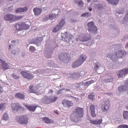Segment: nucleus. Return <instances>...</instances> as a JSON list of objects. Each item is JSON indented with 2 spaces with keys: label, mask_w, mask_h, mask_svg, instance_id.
Returning <instances> with one entry per match:
<instances>
[{
  "label": "nucleus",
  "mask_w": 128,
  "mask_h": 128,
  "mask_svg": "<svg viewBox=\"0 0 128 128\" xmlns=\"http://www.w3.org/2000/svg\"><path fill=\"white\" fill-rule=\"evenodd\" d=\"M84 110L82 108L76 107L70 116L71 120L75 122L76 120L83 117Z\"/></svg>",
  "instance_id": "f257e3e1"
},
{
  "label": "nucleus",
  "mask_w": 128,
  "mask_h": 128,
  "mask_svg": "<svg viewBox=\"0 0 128 128\" xmlns=\"http://www.w3.org/2000/svg\"><path fill=\"white\" fill-rule=\"evenodd\" d=\"M16 119L17 122L21 124H26L28 118L27 115H24L17 116Z\"/></svg>",
  "instance_id": "f03ea898"
},
{
  "label": "nucleus",
  "mask_w": 128,
  "mask_h": 128,
  "mask_svg": "<svg viewBox=\"0 0 128 128\" xmlns=\"http://www.w3.org/2000/svg\"><path fill=\"white\" fill-rule=\"evenodd\" d=\"M20 73L24 78L28 80H32L34 77L33 74L29 71H22Z\"/></svg>",
  "instance_id": "7ed1b4c3"
},
{
  "label": "nucleus",
  "mask_w": 128,
  "mask_h": 128,
  "mask_svg": "<svg viewBox=\"0 0 128 128\" xmlns=\"http://www.w3.org/2000/svg\"><path fill=\"white\" fill-rule=\"evenodd\" d=\"M68 55V54L66 53H61L59 54L58 58L62 62H68L69 60V58Z\"/></svg>",
  "instance_id": "20e7f679"
},
{
  "label": "nucleus",
  "mask_w": 128,
  "mask_h": 128,
  "mask_svg": "<svg viewBox=\"0 0 128 128\" xmlns=\"http://www.w3.org/2000/svg\"><path fill=\"white\" fill-rule=\"evenodd\" d=\"M19 103H12L11 104V107L13 110L18 111L19 110H25L24 108L20 106Z\"/></svg>",
  "instance_id": "39448f33"
},
{
  "label": "nucleus",
  "mask_w": 128,
  "mask_h": 128,
  "mask_svg": "<svg viewBox=\"0 0 128 128\" xmlns=\"http://www.w3.org/2000/svg\"><path fill=\"white\" fill-rule=\"evenodd\" d=\"M110 106V102L108 100L104 102V104L101 106V108L103 111L106 112L109 109Z\"/></svg>",
  "instance_id": "423d86ee"
},
{
  "label": "nucleus",
  "mask_w": 128,
  "mask_h": 128,
  "mask_svg": "<svg viewBox=\"0 0 128 128\" xmlns=\"http://www.w3.org/2000/svg\"><path fill=\"white\" fill-rule=\"evenodd\" d=\"M62 103L64 106L66 108H69L73 105L72 102L65 100H63Z\"/></svg>",
  "instance_id": "0eeeda50"
},
{
  "label": "nucleus",
  "mask_w": 128,
  "mask_h": 128,
  "mask_svg": "<svg viewBox=\"0 0 128 128\" xmlns=\"http://www.w3.org/2000/svg\"><path fill=\"white\" fill-rule=\"evenodd\" d=\"M72 36L71 34L67 33L65 35V37L63 38V40L68 42H69L72 40Z\"/></svg>",
  "instance_id": "6e6552de"
},
{
  "label": "nucleus",
  "mask_w": 128,
  "mask_h": 128,
  "mask_svg": "<svg viewBox=\"0 0 128 128\" xmlns=\"http://www.w3.org/2000/svg\"><path fill=\"white\" fill-rule=\"evenodd\" d=\"M4 19L6 20L12 22H14V15L10 14H7L4 17Z\"/></svg>",
  "instance_id": "1a4fd4ad"
},
{
  "label": "nucleus",
  "mask_w": 128,
  "mask_h": 128,
  "mask_svg": "<svg viewBox=\"0 0 128 128\" xmlns=\"http://www.w3.org/2000/svg\"><path fill=\"white\" fill-rule=\"evenodd\" d=\"M83 63L79 59L76 60L73 64L72 66L73 68H76L81 66Z\"/></svg>",
  "instance_id": "9d476101"
},
{
  "label": "nucleus",
  "mask_w": 128,
  "mask_h": 128,
  "mask_svg": "<svg viewBox=\"0 0 128 128\" xmlns=\"http://www.w3.org/2000/svg\"><path fill=\"white\" fill-rule=\"evenodd\" d=\"M28 8L25 6L23 8H18L15 11L16 13H18L20 12H26L28 10Z\"/></svg>",
  "instance_id": "9b49d317"
},
{
  "label": "nucleus",
  "mask_w": 128,
  "mask_h": 128,
  "mask_svg": "<svg viewBox=\"0 0 128 128\" xmlns=\"http://www.w3.org/2000/svg\"><path fill=\"white\" fill-rule=\"evenodd\" d=\"M24 105L28 110L32 112L34 111L37 107V106L35 105L29 106L25 104Z\"/></svg>",
  "instance_id": "f8f14e48"
},
{
  "label": "nucleus",
  "mask_w": 128,
  "mask_h": 128,
  "mask_svg": "<svg viewBox=\"0 0 128 128\" xmlns=\"http://www.w3.org/2000/svg\"><path fill=\"white\" fill-rule=\"evenodd\" d=\"M118 91L122 93L128 90V86L124 85L118 87Z\"/></svg>",
  "instance_id": "ddd939ff"
},
{
  "label": "nucleus",
  "mask_w": 128,
  "mask_h": 128,
  "mask_svg": "<svg viewBox=\"0 0 128 128\" xmlns=\"http://www.w3.org/2000/svg\"><path fill=\"white\" fill-rule=\"evenodd\" d=\"M95 106L94 105H90V110L92 116L95 117L96 115L95 113Z\"/></svg>",
  "instance_id": "4468645a"
},
{
  "label": "nucleus",
  "mask_w": 128,
  "mask_h": 128,
  "mask_svg": "<svg viewBox=\"0 0 128 128\" xmlns=\"http://www.w3.org/2000/svg\"><path fill=\"white\" fill-rule=\"evenodd\" d=\"M15 97L16 98H18L20 100H24L25 98V96L24 94L20 92L15 94Z\"/></svg>",
  "instance_id": "2eb2a0df"
},
{
  "label": "nucleus",
  "mask_w": 128,
  "mask_h": 128,
  "mask_svg": "<svg viewBox=\"0 0 128 128\" xmlns=\"http://www.w3.org/2000/svg\"><path fill=\"white\" fill-rule=\"evenodd\" d=\"M124 50H120L117 51L116 53V57L118 58H122L124 54Z\"/></svg>",
  "instance_id": "dca6fc26"
},
{
  "label": "nucleus",
  "mask_w": 128,
  "mask_h": 128,
  "mask_svg": "<svg viewBox=\"0 0 128 128\" xmlns=\"http://www.w3.org/2000/svg\"><path fill=\"white\" fill-rule=\"evenodd\" d=\"M38 89L36 87L33 85H30L29 86V90L30 93H36L37 92Z\"/></svg>",
  "instance_id": "f3484780"
},
{
  "label": "nucleus",
  "mask_w": 128,
  "mask_h": 128,
  "mask_svg": "<svg viewBox=\"0 0 128 128\" xmlns=\"http://www.w3.org/2000/svg\"><path fill=\"white\" fill-rule=\"evenodd\" d=\"M117 74V76L119 78H121L124 75L126 74L124 70V69L118 71Z\"/></svg>",
  "instance_id": "a211bd4d"
},
{
  "label": "nucleus",
  "mask_w": 128,
  "mask_h": 128,
  "mask_svg": "<svg viewBox=\"0 0 128 128\" xmlns=\"http://www.w3.org/2000/svg\"><path fill=\"white\" fill-rule=\"evenodd\" d=\"M94 22H90L88 23L87 24L88 26V30L89 32H92V28L93 26H94Z\"/></svg>",
  "instance_id": "6ab92c4d"
},
{
  "label": "nucleus",
  "mask_w": 128,
  "mask_h": 128,
  "mask_svg": "<svg viewBox=\"0 0 128 128\" xmlns=\"http://www.w3.org/2000/svg\"><path fill=\"white\" fill-rule=\"evenodd\" d=\"M33 11L35 15L38 16L40 14L41 12V9L39 8H34Z\"/></svg>",
  "instance_id": "aec40b11"
},
{
  "label": "nucleus",
  "mask_w": 128,
  "mask_h": 128,
  "mask_svg": "<svg viewBox=\"0 0 128 128\" xmlns=\"http://www.w3.org/2000/svg\"><path fill=\"white\" fill-rule=\"evenodd\" d=\"M90 39V38L87 37L85 35L80 36L79 40L80 41L82 42H86L88 41Z\"/></svg>",
  "instance_id": "412c9836"
},
{
  "label": "nucleus",
  "mask_w": 128,
  "mask_h": 128,
  "mask_svg": "<svg viewBox=\"0 0 128 128\" xmlns=\"http://www.w3.org/2000/svg\"><path fill=\"white\" fill-rule=\"evenodd\" d=\"M43 103L46 104H48L51 103L50 100V98L47 96L44 98L43 100Z\"/></svg>",
  "instance_id": "4be33fe9"
},
{
  "label": "nucleus",
  "mask_w": 128,
  "mask_h": 128,
  "mask_svg": "<svg viewBox=\"0 0 128 128\" xmlns=\"http://www.w3.org/2000/svg\"><path fill=\"white\" fill-rule=\"evenodd\" d=\"M109 4L113 5L117 4L118 2V0H106Z\"/></svg>",
  "instance_id": "5701e85b"
},
{
  "label": "nucleus",
  "mask_w": 128,
  "mask_h": 128,
  "mask_svg": "<svg viewBox=\"0 0 128 128\" xmlns=\"http://www.w3.org/2000/svg\"><path fill=\"white\" fill-rule=\"evenodd\" d=\"M87 58V56L85 54H82L80 56L79 59L83 63L86 60Z\"/></svg>",
  "instance_id": "b1692460"
},
{
  "label": "nucleus",
  "mask_w": 128,
  "mask_h": 128,
  "mask_svg": "<svg viewBox=\"0 0 128 128\" xmlns=\"http://www.w3.org/2000/svg\"><path fill=\"white\" fill-rule=\"evenodd\" d=\"M9 50L11 53L15 54L16 53V50H14V46L12 44H10L9 46Z\"/></svg>",
  "instance_id": "393cba45"
},
{
  "label": "nucleus",
  "mask_w": 128,
  "mask_h": 128,
  "mask_svg": "<svg viewBox=\"0 0 128 128\" xmlns=\"http://www.w3.org/2000/svg\"><path fill=\"white\" fill-rule=\"evenodd\" d=\"M65 24V22L64 19L62 18L60 22L59 23V24L57 25L60 28H61L64 26Z\"/></svg>",
  "instance_id": "a878e982"
},
{
  "label": "nucleus",
  "mask_w": 128,
  "mask_h": 128,
  "mask_svg": "<svg viewBox=\"0 0 128 128\" xmlns=\"http://www.w3.org/2000/svg\"><path fill=\"white\" fill-rule=\"evenodd\" d=\"M22 23L21 24H16L15 25V28L18 31L22 30Z\"/></svg>",
  "instance_id": "bb28decb"
},
{
  "label": "nucleus",
  "mask_w": 128,
  "mask_h": 128,
  "mask_svg": "<svg viewBox=\"0 0 128 128\" xmlns=\"http://www.w3.org/2000/svg\"><path fill=\"white\" fill-rule=\"evenodd\" d=\"M74 2L75 4L80 6H83L84 5V3L82 2V0H75Z\"/></svg>",
  "instance_id": "cd10ccee"
},
{
  "label": "nucleus",
  "mask_w": 128,
  "mask_h": 128,
  "mask_svg": "<svg viewBox=\"0 0 128 128\" xmlns=\"http://www.w3.org/2000/svg\"><path fill=\"white\" fill-rule=\"evenodd\" d=\"M23 16H16L14 15V22L21 20Z\"/></svg>",
  "instance_id": "c85d7f7f"
},
{
  "label": "nucleus",
  "mask_w": 128,
  "mask_h": 128,
  "mask_svg": "<svg viewBox=\"0 0 128 128\" xmlns=\"http://www.w3.org/2000/svg\"><path fill=\"white\" fill-rule=\"evenodd\" d=\"M123 117L125 120L128 119V111H124L123 112Z\"/></svg>",
  "instance_id": "c756f323"
},
{
  "label": "nucleus",
  "mask_w": 128,
  "mask_h": 128,
  "mask_svg": "<svg viewBox=\"0 0 128 128\" xmlns=\"http://www.w3.org/2000/svg\"><path fill=\"white\" fill-rule=\"evenodd\" d=\"M22 30H27L29 28V26L25 22L22 23Z\"/></svg>",
  "instance_id": "7c9ffc66"
},
{
  "label": "nucleus",
  "mask_w": 128,
  "mask_h": 128,
  "mask_svg": "<svg viewBox=\"0 0 128 128\" xmlns=\"http://www.w3.org/2000/svg\"><path fill=\"white\" fill-rule=\"evenodd\" d=\"M2 119L5 120H8L9 117L8 114L7 112L5 113L3 115Z\"/></svg>",
  "instance_id": "2f4dec72"
},
{
  "label": "nucleus",
  "mask_w": 128,
  "mask_h": 128,
  "mask_svg": "<svg viewBox=\"0 0 128 128\" xmlns=\"http://www.w3.org/2000/svg\"><path fill=\"white\" fill-rule=\"evenodd\" d=\"M100 66V64L99 62L96 63L94 64V69L95 70H96Z\"/></svg>",
  "instance_id": "473e14b6"
},
{
  "label": "nucleus",
  "mask_w": 128,
  "mask_h": 128,
  "mask_svg": "<svg viewBox=\"0 0 128 128\" xmlns=\"http://www.w3.org/2000/svg\"><path fill=\"white\" fill-rule=\"evenodd\" d=\"M94 82V80H91L90 81L85 82L84 84V86H88L90 84Z\"/></svg>",
  "instance_id": "72a5a7b5"
},
{
  "label": "nucleus",
  "mask_w": 128,
  "mask_h": 128,
  "mask_svg": "<svg viewBox=\"0 0 128 128\" xmlns=\"http://www.w3.org/2000/svg\"><path fill=\"white\" fill-rule=\"evenodd\" d=\"M2 66L4 70L8 69L7 67V64L4 62L2 61Z\"/></svg>",
  "instance_id": "f704fd0d"
},
{
  "label": "nucleus",
  "mask_w": 128,
  "mask_h": 128,
  "mask_svg": "<svg viewBox=\"0 0 128 128\" xmlns=\"http://www.w3.org/2000/svg\"><path fill=\"white\" fill-rule=\"evenodd\" d=\"M60 28L57 25L52 30L53 32H58Z\"/></svg>",
  "instance_id": "c9c22d12"
},
{
  "label": "nucleus",
  "mask_w": 128,
  "mask_h": 128,
  "mask_svg": "<svg viewBox=\"0 0 128 128\" xmlns=\"http://www.w3.org/2000/svg\"><path fill=\"white\" fill-rule=\"evenodd\" d=\"M43 120H44V122L46 123L49 124L51 123V120L49 119L48 118H43Z\"/></svg>",
  "instance_id": "e433bc0d"
},
{
  "label": "nucleus",
  "mask_w": 128,
  "mask_h": 128,
  "mask_svg": "<svg viewBox=\"0 0 128 128\" xmlns=\"http://www.w3.org/2000/svg\"><path fill=\"white\" fill-rule=\"evenodd\" d=\"M50 98V100L51 103L55 102L57 100L58 98L54 96H50L49 97Z\"/></svg>",
  "instance_id": "4c0bfd02"
},
{
  "label": "nucleus",
  "mask_w": 128,
  "mask_h": 128,
  "mask_svg": "<svg viewBox=\"0 0 128 128\" xmlns=\"http://www.w3.org/2000/svg\"><path fill=\"white\" fill-rule=\"evenodd\" d=\"M90 13L88 12H86L81 14V16H83L84 17H88L90 16Z\"/></svg>",
  "instance_id": "58836bf2"
},
{
  "label": "nucleus",
  "mask_w": 128,
  "mask_h": 128,
  "mask_svg": "<svg viewBox=\"0 0 128 128\" xmlns=\"http://www.w3.org/2000/svg\"><path fill=\"white\" fill-rule=\"evenodd\" d=\"M47 16L49 17V19L52 20L56 16V15L54 14H48L47 15Z\"/></svg>",
  "instance_id": "ea45409f"
},
{
  "label": "nucleus",
  "mask_w": 128,
  "mask_h": 128,
  "mask_svg": "<svg viewBox=\"0 0 128 128\" xmlns=\"http://www.w3.org/2000/svg\"><path fill=\"white\" fill-rule=\"evenodd\" d=\"M6 104L3 103L0 104V110L5 108Z\"/></svg>",
  "instance_id": "a19ab883"
},
{
  "label": "nucleus",
  "mask_w": 128,
  "mask_h": 128,
  "mask_svg": "<svg viewBox=\"0 0 128 128\" xmlns=\"http://www.w3.org/2000/svg\"><path fill=\"white\" fill-rule=\"evenodd\" d=\"M112 80L113 79L112 77H110V78L105 79L104 80V81L106 83H107L112 82Z\"/></svg>",
  "instance_id": "79ce46f5"
},
{
  "label": "nucleus",
  "mask_w": 128,
  "mask_h": 128,
  "mask_svg": "<svg viewBox=\"0 0 128 128\" xmlns=\"http://www.w3.org/2000/svg\"><path fill=\"white\" fill-rule=\"evenodd\" d=\"M92 32H93L95 34L96 33V32L98 30L97 27L95 26H93L92 28Z\"/></svg>",
  "instance_id": "37998d69"
},
{
  "label": "nucleus",
  "mask_w": 128,
  "mask_h": 128,
  "mask_svg": "<svg viewBox=\"0 0 128 128\" xmlns=\"http://www.w3.org/2000/svg\"><path fill=\"white\" fill-rule=\"evenodd\" d=\"M41 40V39L40 38H38L35 40L36 43L37 45L40 44L42 42Z\"/></svg>",
  "instance_id": "c03bdc74"
},
{
  "label": "nucleus",
  "mask_w": 128,
  "mask_h": 128,
  "mask_svg": "<svg viewBox=\"0 0 128 128\" xmlns=\"http://www.w3.org/2000/svg\"><path fill=\"white\" fill-rule=\"evenodd\" d=\"M74 78H78L80 76V73L78 72L74 73Z\"/></svg>",
  "instance_id": "a18cd8bd"
},
{
  "label": "nucleus",
  "mask_w": 128,
  "mask_h": 128,
  "mask_svg": "<svg viewBox=\"0 0 128 128\" xmlns=\"http://www.w3.org/2000/svg\"><path fill=\"white\" fill-rule=\"evenodd\" d=\"M67 76L69 78H71L72 79H74V73L68 74Z\"/></svg>",
  "instance_id": "49530a36"
},
{
  "label": "nucleus",
  "mask_w": 128,
  "mask_h": 128,
  "mask_svg": "<svg viewBox=\"0 0 128 128\" xmlns=\"http://www.w3.org/2000/svg\"><path fill=\"white\" fill-rule=\"evenodd\" d=\"M36 50L35 48L32 46H30L29 48V50L32 52H34Z\"/></svg>",
  "instance_id": "de8ad7c7"
},
{
  "label": "nucleus",
  "mask_w": 128,
  "mask_h": 128,
  "mask_svg": "<svg viewBox=\"0 0 128 128\" xmlns=\"http://www.w3.org/2000/svg\"><path fill=\"white\" fill-rule=\"evenodd\" d=\"M94 96L92 95V94L89 95L88 96V98L89 99L91 100L92 101L94 100Z\"/></svg>",
  "instance_id": "09e8293b"
},
{
  "label": "nucleus",
  "mask_w": 128,
  "mask_h": 128,
  "mask_svg": "<svg viewBox=\"0 0 128 128\" xmlns=\"http://www.w3.org/2000/svg\"><path fill=\"white\" fill-rule=\"evenodd\" d=\"M64 89H62L61 90H59L57 92V94H62L64 92Z\"/></svg>",
  "instance_id": "8fccbe9b"
},
{
  "label": "nucleus",
  "mask_w": 128,
  "mask_h": 128,
  "mask_svg": "<svg viewBox=\"0 0 128 128\" xmlns=\"http://www.w3.org/2000/svg\"><path fill=\"white\" fill-rule=\"evenodd\" d=\"M12 78L14 79H19L20 77L17 76L16 75L14 74H12Z\"/></svg>",
  "instance_id": "3c124183"
},
{
  "label": "nucleus",
  "mask_w": 128,
  "mask_h": 128,
  "mask_svg": "<svg viewBox=\"0 0 128 128\" xmlns=\"http://www.w3.org/2000/svg\"><path fill=\"white\" fill-rule=\"evenodd\" d=\"M124 20L125 21L128 22V10L126 12L125 17L124 18Z\"/></svg>",
  "instance_id": "603ef678"
},
{
  "label": "nucleus",
  "mask_w": 128,
  "mask_h": 128,
  "mask_svg": "<svg viewBox=\"0 0 128 128\" xmlns=\"http://www.w3.org/2000/svg\"><path fill=\"white\" fill-rule=\"evenodd\" d=\"M102 120H96V125L100 124L102 123Z\"/></svg>",
  "instance_id": "864d4df0"
},
{
  "label": "nucleus",
  "mask_w": 128,
  "mask_h": 128,
  "mask_svg": "<svg viewBox=\"0 0 128 128\" xmlns=\"http://www.w3.org/2000/svg\"><path fill=\"white\" fill-rule=\"evenodd\" d=\"M96 120H90V123L92 124H96Z\"/></svg>",
  "instance_id": "5fc2aeb1"
},
{
  "label": "nucleus",
  "mask_w": 128,
  "mask_h": 128,
  "mask_svg": "<svg viewBox=\"0 0 128 128\" xmlns=\"http://www.w3.org/2000/svg\"><path fill=\"white\" fill-rule=\"evenodd\" d=\"M3 91V90L2 88V87L0 85V94L2 93Z\"/></svg>",
  "instance_id": "6e6d98bb"
},
{
  "label": "nucleus",
  "mask_w": 128,
  "mask_h": 128,
  "mask_svg": "<svg viewBox=\"0 0 128 128\" xmlns=\"http://www.w3.org/2000/svg\"><path fill=\"white\" fill-rule=\"evenodd\" d=\"M123 128H128V125L126 124L122 125Z\"/></svg>",
  "instance_id": "4d7b16f0"
},
{
  "label": "nucleus",
  "mask_w": 128,
  "mask_h": 128,
  "mask_svg": "<svg viewBox=\"0 0 128 128\" xmlns=\"http://www.w3.org/2000/svg\"><path fill=\"white\" fill-rule=\"evenodd\" d=\"M49 19V17L47 16V15L46 16V17L44 18V20H48Z\"/></svg>",
  "instance_id": "13d9d810"
},
{
  "label": "nucleus",
  "mask_w": 128,
  "mask_h": 128,
  "mask_svg": "<svg viewBox=\"0 0 128 128\" xmlns=\"http://www.w3.org/2000/svg\"><path fill=\"white\" fill-rule=\"evenodd\" d=\"M16 42V40H13L11 42V43L13 44V45H14Z\"/></svg>",
  "instance_id": "bf43d9fd"
},
{
  "label": "nucleus",
  "mask_w": 128,
  "mask_h": 128,
  "mask_svg": "<svg viewBox=\"0 0 128 128\" xmlns=\"http://www.w3.org/2000/svg\"><path fill=\"white\" fill-rule=\"evenodd\" d=\"M124 70L126 74L128 73V68L126 69H124Z\"/></svg>",
  "instance_id": "052dcab7"
},
{
  "label": "nucleus",
  "mask_w": 128,
  "mask_h": 128,
  "mask_svg": "<svg viewBox=\"0 0 128 128\" xmlns=\"http://www.w3.org/2000/svg\"><path fill=\"white\" fill-rule=\"evenodd\" d=\"M118 128H122V125H119L118 126Z\"/></svg>",
  "instance_id": "680f3d73"
},
{
  "label": "nucleus",
  "mask_w": 128,
  "mask_h": 128,
  "mask_svg": "<svg viewBox=\"0 0 128 128\" xmlns=\"http://www.w3.org/2000/svg\"><path fill=\"white\" fill-rule=\"evenodd\" d=\"M70 91V90L69 89H65V90H64V92H66L67 91L69 92V91Z\"/></svg>",
  "instance_id": "e2e57ef3"
},
{
  "label": "nucleus",
  "mask_w": 128,
  "mask_h": 128,
  "mask_svg": "<svg viewBox=\"0 0 128 128\" xmlns=\"http://www.w3.org/2000/svg\"><path fill=\"white\" fill-rule=\"evenodd\" d=\"M21 56H25V54L23 52L21 54Z\"/></svg>",
  "instance_id": "0e129e2a"
},
{
  "label": "nucleus",
  "mask_w": 128,
  "mask_h": 128,
  "mask_svg": "<svg viewBox=\"0 0 128 128\" xmlns=\"http://www.w3.org/2000/svg\"><path fill=\"white\" fill-rule=\"evenodd\" d=\"M88 9L90 11H92V8H89Z\"/></svg>",
  "instance_id": "69168bd1"
},
{
  "label": "nucleus",
  "mask_w": 128,
  "mask_h": 128,
  "mask_svg": "<svg viewBox=\"0 0 128 128\" xmlns=\"http://www.w3.org/2000/svg\"><path fill=\"white\" fill-rule=\"evenodd\" d=\"M50 92H51L52 93L53 92V90H50Z\"/></svg>",
  "instance_id": "338daca9"
},
{
  "label": "nucleus",
  "mask_w": 128,
  "mask_h": 128,
  "mask_svg": "<svg viewBox=\"0 0 128 128\" xmlns=\"http://www.w3.org/2000/svg\"><path fill=\"white\" fill-rule=\"evenodd\" d=\"M98 5V6H102V5L101 4H97Z\"/></svg>",
  "instance_id": "774afa93"
}]
</instances>
